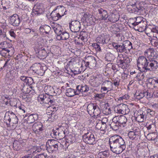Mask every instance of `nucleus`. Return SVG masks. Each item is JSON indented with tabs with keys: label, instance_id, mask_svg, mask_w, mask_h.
I'll list each match as a JSON object with an SVG mask.
<instances>
[{
	"label": "nucleus",
	"instance_id": "nucleus-42",
	"mask_svg": "<svg viewBox=\"0 0 158 158\" xmlns=\"http://www.w3.org/2000/svg\"><path fill=\"white\" fill-rule=\"evenodd\" d=\"M32 11L33 15L34 14L35 15H37L43 14L44 12L42 9H40V10H33Z\"/></svg>",
	"mask_w": 158,
	"mask_h": 158
},
{
	"label": "nucleus",
	"instance_id": "nucleus-24",
	"mask_svg": "<svg viewBox=\"0 0 158 158\" xmlns=\"http://www.w3.org/2000/svg\"><path fill=\"white\" fill-rule=\"evenodd\" d=\"M98 12L101 17L100 19L101 20H106L108 17L107 12L103 9L98 10Z\"/></svg>",
	"mask_w": 158,
	"mask_h": 158
},
{
	"label": "nucleus",
	"instance_id": "nucleus-44",
	"mask_svg": "<svg viewBox=\"0 0 158 158\" xmlns=\"http://www.w3.org/2000/svg\"><path fill=\"white\" fill-rule=\"evenodd\" d=\"M143 114L139 115V118H140L139 120V123H141L143 122L144 120L145 119H146V113H143Z\"/></svg>",
	"mask_w": 158,
	"mask_h": 158
},
{
	"label": "nucleus",
	"instance_id": "nucleus-34",
	"mask_svg": "<svg viewBox=\"0 0 158 158\" xmlns=\"http://www.w3.org/2000/svg\"><path fill=\"white\" fill-rule=\"evenodd\" d=\"M138 111L136 110L134 111V114L133 116L132 119V122L135 124L137 125L138 123V121L137 120L138 117Z\"/></svg>",
	"mask_w": 158,
	"mask_h": 158
},
{
	"label": "nucleus",
	"instance_id": "nucleus-39",
	"mask_svg": "<svg viewBox=\"0 0 158 158\" xmlns=\"http://www.w3.org/2000/svg\"><path fill=\"white\" fill-rule=\"evenodd\" d=\"M100 124H97L96 126L98 129H99L101 131H105L106 129V124H101L100 127L99 128V126H100Z\"/></svg>",
	"mask_w": 158,
	"mask_h": 158
},
{
	"label": "nucleus",
	"instance_id": "nucleus-22",
	"mask_svg": "<svg viewBox=\"0 0 158 158\" xmlns=\"http://www.w3.org/2000/svg\"><path fill=\"white\" fill-rule=\"evenodd\" d=\"M39 30L40 32L48 34L51 30V28L50 26L45 25L40 27Z\"/></svg>",
	"mask_w": 158,
	"mask_h": 158
},
{
	"label": "nucleus",
	"instance_id": "nucleus-35",
	"mask_svg": "<svg viewBox=\"0 0 158 158\" xmlns=\"http://www.w3.org/2000/svg\"><path fill=\"white\" fill-rule=\"evenodd\" d=\"M69 37V34L66 32H63L59 36L60 39L61 40H66L68 39Z\"/></svg>",
	"mask_w": 158,
	"mask_h": 158
},
{
	"label": "nucleus",
	"instance_id": "nucleus-63",
	"mask_svg": "<svg viewBox=\"0 0 158 158\" xmlns=\"http://www.w3.org/2000/svg\"><path fill=\"white\" fill-rule=\"evenodd\" d=\"M9 60L8 59L7 60H6V62L5 64H4V65L3 66V67L2 68V69H4L5 67H8L9 66V64H8Z\"/></svg>",
	"mask_w": 158,
	"mask_h": 158
},
{
	"label": "nucleus",
	"instance_id": "nucleus-49",
	"mask_svg": "<svg viewBox=\"0 0 158 158\" xmlns=\"http://www.w3.org/2000/svg\"><path fill=\"white\" fill-rule=\"evenodd\" d=\"M129 95L125 94L124 96L119 97L118 99V100H127L129 98Z\"/></svg>",
	"mask_w": 158,
	"mask_h": 158
},
{
	"label": "nucleus",
	"instance_id": "nucleus-4",
	"mask_svg": "<svg viewBox=\"0 0 158 158\" xmlns=\"http://www.w3.org/2000/svg\"><path fill=\"white\" fill-rule=\"evenodd\" d=\"M59 142L57 140L52 139H49L46 142V149L49 152H53L58 150Z\"/></svg>",
	"mask_w": 158,
	"mask_h": 158
},
{
	"label": "nucleus",
	"instance_id": "nucleus-55",
	"mask_svg": "<svg viewBox=\"0 0 158 158\" xmlns=\"http://www.w3.org/2000/svg\"><path fill=\"white\" fill-rule=\"evenodd\" d=\"M9 34L10 35L13 37L14 38H15L16 37V35L15 34L14 31L12 30H11L9 31Z\"/></svg>",
	"mask_w": 158,
	"mask_h": 158
},
{
	"label": "nucleus",
	"instance_id": "nucleus-23",
	"mask_svg": "<svg viewBox=\"0 0 158 158\" xmlns=\"http://www.w3.org/2000/svg\"><path fill=\"white\" fill-rule=\"evenodd\" d=\"M104 34H102L98 35L96 39V41L99 44H105L106 38Z\"/></svg>",
	"mask_w": 158,
	"mask_h": 158
},
{
	"label": "nucleus",
	"instance_id": "nucleus-20",
	"mask_svg": "<svg viewBox=\"0 0 158 158\" xmlns=\"http://www.w3.org/2000/svg\"><path fill=\"white\" fill-rule=\"evenodd\" d=\"M128 135L130 139L134 140V142L135 141L138 143V133H135L132 131H131L128 132Z\"/></svg>",
	"mask_w": 158,
	"mask_h": 158
},
{
	"label": "nucleus",
	"instance_id": "nucleus-48",
	"mask_svg": "<svg viewBox=\"0 0 158 158\" xmlns=\"http://www.w3.org/2000/svg\"><path fill=\"white\" fill-rule=\"evenodd\" d=\"M151 43L153 46L158 48V40H152Z\"/></svg>",
	"mask_w": 158,
	"mask_h": 158
},
{
	"label": "nucleus",
	"instance_id": "nucleus-64",
	"mask_svg": "<svg viewBox=\"0 0 158 158\" xmlns=\"http://www.w3.org/2000/svg\"><path fill=\"white\" fill-rule=\"evenodd\" d=\"M27 77H25L24 76H21L20 77V79L23 81L25 83H26V80H27Z\"/></svg>",
	"mask_w": 158,
	"mask_h": 158
},
{
	"label": "nucleus",
	"instance_id": "nucleus-51",
	"mask_svg": "<svg viewBox=\"0 0 158 158\" xmlns=\"http://www.w3.org/2000/svg\"><path fill=\"white\" fill-rule=\"evenodd\" d=\"M149 82L151 84H155L156 83L158 84V80H154L152 79H149Z\"/></svg>",
	"mask_w": 158,
	"mask_h": 158
},
{
	"label": "nucleus",
	"instance_id": "nucleus-3",
	"mask_svg": "<svg viewBox=\"0 0 158 158\" xmlns=\"http://www.w3.org/2000/svg\"><path fill=\"white\" fill-rule=\"evenodd\" d=\"M87 110L90 115L94 114V118H97L100 117L101 110L98 106L96 104H89L87 108Z\"/></svg>",
	"mask_w": 158,
	"mask_h": 158
},
{
	"label": "nucleus",
	"instance_id": "nucleus-1",
	"mask_svg": "<svg viewBox=\"0 0 158 158\" xmlns=\"http://www.w3.org/2000/svg\"><path fill=\"white\" fill-rule=\"evenodd\" d=\"M109 143L111 150L114 153L119 154L126 148V143L122 138L118 135L111 136L109 139Z\"/></svg>",
	"mask_w": 158,
	"mask_h": 158
},
{
	"label": "nucleus",
	"instance_id": "nucleus-15",
	"mask_svg": "<svg viewBox=\"0 0 158 158\" xmlns=\"http://www.w3.org/2000/svg\"><path fill=\"white\" fill-rule=\"evenodd\" d=\"M130 61L129 57L127 56L126 58H124L123 60H119V65L122 68L124 69L126 68L127 65H129Z\"/></svg>",
	"mask_w": 158,
	"mask_h": 158
},
{
	"label": "nucleus",
	"instance_id": "nucleus-19",
	"mask_svg": "<svg viewBox=\"0 0 158 158\" xmlns=\"http://www.w3.org/2000/svg\"><path fill=\"white\" fill-rule=\"evenodd\" d=\"M36 53H38L39 57L41 59H44L47 56V52L44 48H42L40 49H37L35 50Z\"/></svg>",
	"mask_w": 158,
	"mask_h": 158
},
{
	"label": "nucleus",
	"instance_id": "nucleus-36",
	"mask_svg": "<svg viewBox=\"0 0 158 158\" xmlns=\"http://www.w3.org/2000/svg\"><path fill=\"white\" fill-rule=\"evenodd\" d=\"M1 45H0V46ZM10 50L6 48L1 47L0 46V54L3 56L6 55L7 53H9Z\"/></svg>",
	"mask_w": 158,
	"mask_h": 158
},
{
	"label": "nucleus",
	"instance_id": "nucleus-59",
	"mask_svg": "<svg viewBox=\"0 0 158 158\" xmlns=\"http://www.w3.org/2000/svg\"><path fill=\"white\" fill-rule=\"evenodd\" d=\"M31 115L32 116H33V118L34 121L38 119V115L37 114H31Z\"/></svg>",
	"mask_w": 158,
	"mask_h": 158
},
{
	"label": "nucleus",
	"instance_id": "nucleus-61",
	"mask_svg": "<svg viewBox=\"0 0 158 158\" xmlns=\"http://www.w3.org/2000/svg\"><path fill=\"white\" fill-rule=\"evenodd\" d=\"M146 22L145 19L143 18L142 16H139V22H140L141 23H143L144 22Z\"/></svg>",
	"mask_w": 158,
	"mask_h": 158
},
{
	"label": "nucleus",
	"instance_id": "nucleus-38",
	"mask_svg": "<svg viewBox=\"0 0 158 158\" xmlns=\"http://www.w3.org/2000/svg\"><path fill=\"white\" fill-rule=\"evenodd\" d=\"M46 95L45 94H40L38 97V100L39 102H40L41 104H43L44 99L46 97Z\"/></svg>",
	"mask_w": 158,
	"mask_h": 158
},
{
	"label": "nucleus",
	"instance_id": "nucleus-16",
	"mask_svg": "<svg viewBox=\"0 0 158 158\" xmlns=\"http://www.w3.org/2000/svg\"><path fill=\"white\" fill-rule=\"evenodd\" d=\"M89 90V88L86 85L83 86L81 85H77L76 87V93L78 95L80 94V92H85L88 91Z\"/></svg>",
	"mask_w": 158,
	"mask_h": 158
},
{
	"label": "nucleus",
	"instance_id": "nucleus-13",
	"mask_svg": "<svg viewBox=\"0 0 158 158\" xmlns=\"http://www.w3.org/2000/svg\"><path fill=\"white\" fill-rule=\"evenodd\" d=\"M43 128L42 124L39 122L34 123L32 127L33 131L36 134H38L40 131H42Z\"/></svg>",
	"mask_w": 158,
	"mask_h": 158
},
{
	"label": "nucleus",
	"instance_id": "nucleus-43",
	"mask_svg": "<svg viewBox=\"0 0 158 158\" xmlns=\"http://www.w3.org/2000/svg\"><path fill=\"white\" fill-rule=\"evenodd\" d=\"M156 133L154 132L151 134H148V136L151 137L150 139V140H155L156 137Z\"/></svg>",
	"mask_w": 158,
	"mask_h": 158
},
{
	"label": "nucleus",
	"instance_id": "nucleus-58",
	"mask_svg": "<svg viewBox=\"0 0 158 158\" xmlns=\"http://www.w3.org/2000/svg\"><path fill=\"white\" fill-rule=\"evenodd\" d=\"M101 90L102 92L103 91H106V92L107 93L109 91V89H108L106 87H105L104 86H102V87L101 88Z\"/></svg>",
	"mask_w": 158,
	"mask_h": 158
},
{
	"label": "nucleus",
	"instance_id": "nucleus-29",
	"mask_svg": "<svg viewBox=\"0 0 158 158\" xmlns=\"http://www.w3.org/2000/svg\"><path fill=\"white\" fill-rule=\"evenodd\" d=\"M86 60H88V63H90L93 66L96 65V61L95 57L92 56H88L86 58Z\"/></svg>",
	"mask_w": 158,
	"mask_h": 158
},
{
	"label": "nucleus",
	"instance_id": "nucleus-33",
	"mask_svg": "<svg viewBox=\"0 0 158 158\" xmlns=\"http://www.w3.org/2000/svg\"><path fill=\"white\" fill-rule=\"evenodd\" d=\"M119 15L117 14H112L111 15L108 19L111 22H115L118 20Z\"/></svg>",
	"mask_w": 158,
	"mask_h": 158
},
{
	"label": "nucleus",
	"instance_id": "nucleus-60",
	"mask_svg": "<svg viewBox=\"0 0 158 158\" xmlns=\"http://www.w3.org/2000/svg\"><path fill=\"white\" fill-rule=\"evenodd\" d=\"M40 158H47V155L45 153L40 154L38 155Z\"/></svg>",
	"mask_w": 158,
	"mask_h": 158
},
{
	"label": "nucleus",
	"instance_id": "nucleus-41",
	"mask_svg": "<svg viewBox=\"0 0 158 158\" xmlns=\"http://www.w3.org/2000/svg\"><path fill=\"white\" fill-rule=\"evenodd\" d=\"M34 82L33 79L30 77H27L26 80V83L28 85H31Z\"/></svg>",
	"mask_w": 158,
	"mask_h": 158
},
{
	"label": "nucleus",
	"instance_id": "nucleus-9",
	"mask_svg": "<svg viewBox=\"0 0 158 158\" xmlns=\"http://www.w3.org/2000/svg\"><path fill=\"white\" fill-rule=\"evenodd\" d=\"M115 110L116 112L123 114H127L130 112L128 106L123 103L120 104L118 106Z\"/></svg>",
	"mask_w": 158,
	"mask_h": 158
},
{
	"label": "nucleus",
	"instance_id": "nucleus-53",
	"mask_svg": "<svg viewBox=\"0 0 158 158\" xmlns=\"http://www.w3.org/2000/svg\"><path fill=\"white\" fill-rule=\"evenodd\" d=\"M59 132V129H58L56 131H54L53 132L52 134L53 135L55 136V138L57 139H58V133Z\"/></svg>",
	"mask_w": 158,
	"mask_h": 158
},
{
	"label": "nucleus",
	"instance_id": "nucleus-57",
	"mask_svg": "<svg viewBox=\"0 0 158 158\" xmlns=\"http://www.w3.org/2000/svg\"><path fill=\"white\" fill-rule=\"evenodd\" d=\"M45 99H44V104H50L49 103V98L48 97H47L46 96L45 97H44Z\"/></svg>",
	"mask_w": 158,
	"mask_h": 158
},
{
	"label": "nucleus",
	"instance_id": "nucleus-32",
	"mask_svg": "<svg viewBox=\"0 0 158 158\" xmlns=\"http://www.w3.org/2000/svg\"><path fill=\"white\" fill-rule=\"evenodd\" d=\"M146 22L144 21L143 23L139 22V32H142L144 31L146 29Z\"/></svg>",
	"mask_w": 158,
	"mask_h": 158
},
{
	"label": "nucleus",
	"instance_id": "nucleus-62",
	"mask_svg": "<svg viewBox=\"0 0 158 158\" xmlns=\"http://www.w3.org/2000/svg\"><path fill=\"white\" fill-rule=\"evenodd\" d=\"M18 141L19 142V143L20 146L21 145L22 146H24L25 145V143L23 140H20Z\"/></svg>",
	"mask_w": 158,
	"mask_h": 158
},
{
	"label": "nucleus",
	"instance_id": "nucleus-25",
	"mask_svg": "<svg viewBox=\"0 0 158 158\" xmlns=\"http://www.w3.org/2000/svg\"><path fill=\"white\" fill-rule=\"evenodd\" d=\"M102 85L108 89L109 91H110L113 89V83L108 80L103 81Z\"/></svg>",
	"mask_w": 158,
	"mask_h": 158
},
{
	"label": "nucleus",
	"instance_id": "nucleus-14",
	"mask_svg": "<svg viewBox=\"0 0 158 158\" xmlns=\"http://www.w3.org/2000/svg\"><path fill=\"white\" fill-rule=\"evenodd\" d=\"M145 55L147 56L149 59L152 60L156 57V52L153 49L149 48L146 50L144 52Z\"/></svg>",
	"mask_w": 158,
	"mask_h": 158
},
{
	"label": "nucleus",
	"instance_id": "nucleus-26",
	"mask_svg": "<svg viewBox=\"0 0 158 158\" xmlns=\"http://www.w3.org/2000/svg\"><path fill=\"white\" fill-rule=\"evenodd\" d=\"M77 93L76 91L74 89L72 88H68L66 89L65 94L67 96L69 97H72L75 95H77Z\"/></svg>",
	"mask_w": 158,
	"mask_h": 158
},
{
	"label": "nucleus",
	"instance_id": "nucleus-7",
	"mask_svg": "<svg viewBox=\"0 0 158 158\" xmlns=\"http://www.w3.org/2000/svg\"><path fill=\"white\" fill-rule=\"evenodd\" d=\"M148 61L146 58L143 56H139V71L141 72H146V66Z\"/></svg>",
	"mask_w": 158,
	"mask_h": 158
},
{
	"label": "nucleus",
	"instance_id": "nucleus-11",
	"mask_svg": "<svg viewBox=\"0 0 158 158\" xmlns=\"http://www.w3.org/2000/svg\"><path fill=\"white\" fill-rule=\"evenodd\" d=\"M148 64L146 66V72L147 70L152 71L158 68V63L157 61L153 59L148 60Z\"/></svg>",
	"mask_w": 158,
	"mask_h": 158
},
{
	"label": "nucleus",
	"instance_id": "nucleus-31",
	"mask_svg": "<svg viewBox=\"0 0 158 158\" xmlns=\"http://www.w3.org/2000/svg\"><path fill=\"white\" fill-rule=\"evenodd\" d=\"M109 151L106 150L99 152L98 156L100 158H106L109 156Z\"/></svg>",
	"mask_w": 158,
	"mask_h": 158
},
{
	"label": "nucleus",
	"instance_id": "nucleus-27",
	"mask_svg": "<svg viewBox=\"0 0 158 158\" xmlns=\"http://www.w3.org/2000/svg\"><path fill=\"white\" fill-rule=\"evenodd\" d=\"M144 3L143 2L139 3V14L140 15H144L145 14L146 10Z\"/></svg>",
	"mask_w": 158,
	"mask_h": 158
},
{
	"label": "nucleus",
	"instance_id": "nucleus-6",
	"mask_svg": "<svg viewBox=\"0 0 158 158\" xmlns=\"http://www.w3.org/2000/svg\"><path fill=\"white\" fill-rule=\"evenodd\" d=\"M83 139L85 143L93 145L96 143L94 136L91 132L85 134L83 136Z\"/></svg>",
	"mask_w": 158,
	"mask_h": 158
},
{
	"label": "nucleus",
	"instance_id": "nucleus-8",
	"mask_svg": "<svg viewBox=\"0 0 158 158\" xmlns=\"http://www.w3.org/2000/svg\"><path fill=\"white\" fill-rule=\"evenodd\" d=\"M112 45L117 52L120 53L127 52V47L123 43L119 44L117 43H112Z\"/></svg>",
	"mask_w": 158,
	"mask_h": 158
},
{
	"label": "nucleus",
	"instance_id": "nucleus-56",
	"mask_svg": "<svg viewBox=\"0 0 158 158\" xmlns=\"http://www.w3.org/2000/svg\"><path fill=\"white\" fill-rule=\"evenodd\" d=\"M147 113H149L151 115H153L155 114L154 111L150 109H148L147 110Z\"/></svg>",
	"mask_w": 158,
	"mask_h": 158
},
{
	"label": "nucleus",
	"instance_id": "nucleus-47",
	"mask_svg": "<svg viewBox=\"0 0 158 158\" xmlns=\"http://www.w3.org/2000/svg\"><path fill=\"white\" fill-rule=\"evenodd\" d=\"M92 46L97 51H100L101 50L100 47L98 44L96 43H93L92 44Z\"/></svg>",
	"mask_w": 158,
	"mask_h": 158
},
{
	"label": "nucleus",
	"instance_id": "nucleus-30",
	"mask_svg": "<svg viewBox=\"0 0 158 158\" xmlns=\"http://www.w3.org/2000/svg\"><path fill=\"white\" fill-rule=\"evenodd\" d=\"M83 19L87 23L90 22L92 20V15L88 12H86L83 15Z\"/></svg>",
	"mask_w": 158,
	"mask_h": 158
},
{
	"label": "nucleus",
	"instance_id": "nucleus-2",
	"mask_svg": "<svg viewBox=\"0 0 158 158\" xmlns=\"http://www.w3.org/2000/svg\"><path fill=\"white\" fill-rule=\"evenodd\" d=\"M127 118L124 115H118L114 117L112 122L110 124V127L114 131L118 130L121 126H126Z\"/></svg>",
	"mask_w": 158,
	"mask_h": 158
},
{
	"label": "nucleus",
	"instance_id": "nucleus-18",
	"mask_svg": "<svg viewBox=\"0 0 158 158\" xmlns=\"http://www.w3.org/2000/svg\"><path fill=\"white\" fill-rule=\"evenodd\" d=\"M11 118H12V121L10 126L11 127V129H15L17 127L18 123V119L15 114L13 113H11Z\"/></svg>",
	"mask_w": 158,
	"mask_h": 158
},
{
	"label": "nucleus",
	"instance_id": "nucleus-21",
	"mask_svg": "<svg viewBox=\"0 0 158 158\" xmlns=\"http://www.w3.org/2000/svg\"><path fill=\"white\" fill-rule=\"evenodd\" d=\"M62 128H63L62 127H60L59 128L58 139H62L65 136L66 133H67V130L64 129L63 130Z\"/></svg>",
	"mask_w": 158,
	"mask_h": 158
},
{
	"label": "nucleus",
	"instance_id": "nucleus-5",
	"mask_svg": "<svg viewBox=\"0 0 158 158\" xmlns=\"http://www.w3.org/2000/svg\"><path fill=\"white\" fill-rule=\"evenodd\" d=\"M59 9L60 10L63 11H64V13H55L54 11L56 10V9L54 10L51 14V18L52 19L55 21H56L58 20L62 16H64L67 14V11L65 8L63 6H58L56 9Z\"/></svg>",
	"mask_w": 158,
	"mask_h": 158
},
{
	"label": "nucleus",
	"instance_id": "nucleus-17",
	"mask_svg": "<svg viewBox=\"0 0 158 158\" xmlns=\"http://www.w3.org/2000/svg\"><path fill=\"white\" fill-rule=\"evenodd\" d=\"M44 90L46 94L51 96L56 95L55 91L53 87L50 85L46 86L44 87Z\"/></svg>",
	"mask_w": 158,
	"mask_h": 158
},
{
	"label": "nucleus",
	"instance_id": "nucleus-45",
	"mask_svg": "<svg viewBox=\"0 0 158 158\" xmlns=\"http://www.w3.org/2000/svg\"><path fill=\"white\" fill-rule=\"evenodd\" d=\"M26 121L27 123H31L35 121L33 118V116H32L31 114L29 116Z\"/></svg>",
	"mask_w": 158,
	"mask_h": 158
},
{
	"label": "nucleus",
	"instance_id": "nucleus-28",
	"mask_svg": "<svg viewBox=\"0 0 158 158\" xmlns=\"http://www.w3.org/2000/svg\"><path fill=\"white\" fill-rule=\"evenodd\" d=\"M55 25L56 27H53V29L55 33L57 36L59 37L62 32L61 31L62 29L61 28V27L59 25L56 23Z\"/></svg>",
	"mask_w": 158,
	"mask_h": 158
},
{
	"label": "nucleus",
	"instance_id": "nucleus-12",
	"mask_svg": "<svg viewBox=\"0 0 158 158\" xmlns=\"http://www.w3.org/2000/svg\"><path fill=\"white\" fill-rule=\"evenodd\" d=\"M20 19L19 16L16 14H15L10 17L9 21V23L13 26H18L20 23Z\"/></svg>",
	"mask_w": 158,
	"mask_h": 158
},
{
	"label": "nucleus",
	"instance_id": "nucleus-50",
	"mask_svg": "<svg viewBox=\"0 0 158 158\" xmlns=\"http://www.w3.org/2000/svg\"><path fill=\"white\" fill-rule=\"evenodd\" d=\"M146 94L147 96H148V92L144 91H143L142 93L140 92L139 94V97H140V98H139V100L141 98H143Z\"/></svg>",
	"mask_w": 158,
	"mask_h": 158
},
{
	"label": "nucleus",
	"instance_id": "nucleus-10",
	"mask_svg": "<svg viewBox=\"0 0 158 158\" xmlns=\"http://www.w3.org/2000/svg\"><path fill=\"white\" fill-rule=\"evenodd\" d=\"M69 27L72 32H77L79 31L81 28L80 23L78 20L73 21L69 24Z\"/></svg>",
	"mask_w": 158,
	"mask_h": 158
},
{
	"label": "nucleus",
	"instance_id": "nucleus-46",
	"mask_svg": "<svg viewBox=\"0 0 158 158\" xmlns=\"http://www.w3.org/2000/svg\"><path fill=\"white\" fill-rule=\"evenodd\" d=\"M151 32L155 33H156L155 34V37L158 39V30L155 27L152 28L151 29Z\"/></svg>",
	"mask_w": 158,
	"mask_h": 158
},
{
	"label": "nucleus",
	"instance_id": "nucleus-40",
	"mask_svg": "<svg viewBox=\"0 0 158 158\" xmlns=\"http://www.w3.org/2000/svg\"><path fill=\"white\" fill-rule=\"evenodd\" d=\"M48 109L50 110H51V111L52 112L51 113V117H52V115L53 114H52V113L53 112H55L58 110L57 107H56V106L53 105H52L51 106H50L49 107H48Z\"/></svg>",
	"mask_w": 158,
	"mask_h": 158
},
{
	"label": "nucleus",
	"instance_id": "nucleus-37",
	"mask_svg": "<svg viewBox=\"0 0 158 158\" xmlns=\"http://www.w3.org/2000/svg\"><path fill=\"white\" fill-rule=\"evenodd\" d=\"M13 146L14 149L16 150H19L21 148L19 142L17 140H15L14 141Z\"/></svg>",
	"mask_w": 158,
	"mask_h": 158
},
{
	"label": "nucleus",
	"instance_id": "nucleus-54",
	"mask_svg": "<svg viewBox=\"0 0 158 158\" xmlns=\"http://www.w3.org/2000/svg\"><path fill=\"white\" fill-rule=\"evenodd\" d=\"M40 9H42V8H41V6L39 4L35 5L33 8L34 10H40Z\"/></svg>",
	"mask_w": 158,
	"mask_h": 158
},
{
	"label": "nucleus",
	"instance_id": "nucleus-52",
	"mask_svg": "<svg viewBox=\"0 0 158 158\" xmlns=\"http://www.w3.org/2000/svg\"><path fill=\"white\" fill-rule=\"evenodd\" d=\"M146 110V108L145 107H143L141 108V109L139 110V115H141L143 114V113H146L144 111Z\"/></svg>",
	"mask_w": 158,
	"mask_h": 158
}]
</instances>
